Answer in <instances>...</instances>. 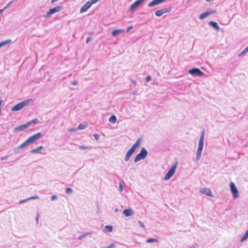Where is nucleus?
Masks as SVG:
<instances>
[{"label": "nucleus", "instance_id": "obj_30", "mask_svg": "<svg viewBox=\"0 0 248 248\" xmlns=\"http://www.w3.org/2000/svg\"><path fill=\"white\" fill-rule=\"evenodd\" d=\"M39 198V196L37 195L33 196L30 197L29 198H27V200H34V199H38Z\"/></svg>", "mask_w": 248, "mask_h": 248}, {"label": "nucleus", "instance_id": "obj_2", "mask_svg": "<svg viewBox=\"0 0 248 248\" xmlns=\"http://www.w3.org/2000/svg\"><path fill=\"white\" fill-rule=\"evenodd\" d=\"M204 134L205 131L204 130H203L202 132L201 135L199 139L198 148L196 152L195 159L197 162L199 161L201 157L203 147Z\"/></svg>", "mask_w": 248, "mask_h": 248}, {"label": "nucleus", "instance_id": "obj_39", "mask_svg": "<svg viewBox=\"0 0 248 248\" xmlns=\"http://www.w3.org/2000/svg\"><path fill=\"white\" fill-rule=\"evenodd\" d=\"M31 123H33L35 124L37 122H39V120L37 119H34L31 120Z\"/></svg>", "mask_w": 248, "mask_h": 248}, {"label": "nucleus", "instance_id": "obj_3", "mask_svg": "<svg viewBox=\"0 0 248 248\" xmlns=\"http://www.w3.org/2000/svg\"><path fill=\"white\" fill-rule=\"evenodd\" d=\"M142 140L141 138H139L136 142L132 145V146L127 152L124 160L125 161H128L132 155L135 151L136 149L139 146Z\"/></svg>", "mask_w": 248, "mask_h": 248}, {"label": "nucleus", "instance_id": "obj_21", "mask_svg": "<svg viewBox=\"0 0 248 248\" xmlns=\"http://www.w3.org/2000/svg\"><path fill=\"white\" fill-rule=\"evenodd\" d=\"M248 238V229L241 238L240 242H243Z\"/></svg>", "mask_w": 248, "mask_h": 248}, {"label": "nucleus", "instance_id": "obj_28", "mask_svg": "<svg viewBox=\"0 0 248 248\" xmlns=\"http://www.w3.org/2000/svg\"><path fill=\"white\" fill-rule=\"evenodd\" d=\"M86 127V126L83 124H80L78 125V127L77 128V130L84 129Z\"/></svg>", "mask_w": 248, "mask_h": 248}, {"label": "nucleus", "instance_id": "obj_50", "mask_svg": "<svg viewBox=\"0 0 248 248\" xmlns=\"http://www.w3.org/2000/svg\"><path fill=\"white\" fill-rule=\"evenodd\" d=\"M191 0H187V2L190 1Z\"/></svg>", "mask_w": 248, "mask_h": 248}, {"label": "nucleus", "instance_id": "obj_44", "mask_svg": "<svg viewBox=\"0 0 248 248\" xmlns=\"http://www.w3.org/2000/svg\"><path fill=\"white\" fill-rule=\"evenodd\" d=\"M91 37H88L87 39H86V43L87 44H88L91 40Z\"/></svg>", "mask_w": 248, "mask_h": 248}, {"label": "nucleus", "instance_id": "obj_4", "mask_svg": "<svg viewBox=\"0 0 248 248\" xmlns=\"http://www.w3.org/2000/svg\"><path fill=\"white\" fill-rule=\"evenodd\" d=\"M33 100L32 99H28L25 100L13 107L11 108L13 111H16L22 109L24 107L29 105L33 103Z\"/></svg>", "mask_w": 248, "mask_h": 248}, {"label": "nucleus", "instance_id": "obj_33", "mask_svg": "<svg viewBox=\"0 0 248 248\" xmlns=\"http://www.w3.org/2000/svg\"><path fill=\"white\" fill-rule=\"evenodd\" d=\"M99 0H89V1L90 2V4L92 6V4L96 3L97 2H98Z\"/></svg>", "mask_w": 248, "mask_h": 248}, {"label": "nucleus", "instance_id": "obj_32", "mask_svg": "<svg viewBox=\"0 0 248 248\" xmlns=\"http://www.w3.org/2000/svg\"><path fill=\"white\" fill-rule=\"evenodd\" d=\"M89 234H90V233H86L83 234L82 235H81L80 236H79L78 237V239L81 240L83 238H84L86 236H87Z\"/></svg>", "mask_w": 248, "mask_h": 248}, {"label": "nucleus", "instance_id": "obj_17", "mask_svg": "<svg viewBox=\"0 0 248 248\" xmlns=\"http://www.w3.org/2000/svg\"><path fill=\"white\" fill-rule=\"evenodd\" d=\"M208 24L212 26L214 28L217 29V31L219 30L220 27L218 25L217 23L215 21H210Z\"/></svg>", "mask_w": 248, "mask_h": 248}, {"label": "nucleus", "instance_id": "obj_20", "mask_svg": "<svg viewBox=\"0 0 248 248\" xmlns=\"http://www.w3.org/2000/svg\"><path fill=\"white\" fill-rule=\"evenodd\" d=\"M43 147L42 146H39L37 148L34 149L31 151V153L32 154L38 153L40 151L43 149Z\"/></svg>", "mask_w": 248, "mask_h": 248}, {"label": "nucleus", "instance_id": "obj_19", "mask_svg": "<svg viewBox=\"0 0 248 248\" xmlns=\"http://www.w3.org/2000/svg\"><path fill=\"white\" fill-rule=\"evenodd\" d=\"M210 13L209 12H205L204 13H202L200 15L199 18L201 20H202L204 19L205 18L207 17L210 15Z\"/></svg>", "mask_w": 248, "mask_h": 248}, {"label": "nucleus", "instance_id": "obj_27", "mask_svg": "<svg viewBox=\"0 0 248 248\" xmlns=\"http://www.w3.org/2000/svg\"><path fill=\"white\" fill-rule=\"evenodd\" d=\"M65 193L67 194H71L73 193V189L70 187H67L65 189Z\"/></svg>", "mask_w": 248, "mask_h": 248}, {"label": "nucleus", "instance_id": "obj_8", "mask_svg": "<svg viewBox=\"0 0 248 248\" xmlns=\"http://www.w3.org/2000/svg\"><path fill=\"white\" fill-rule=\"evenodd\" d=\"M188 73L193 76L201 77L204 75V73L198 68H194L188 71Z\"/></svg>", "mask_w": 248, "mask_h": 248}, {"label": "nucleus", "instance_id": "obj_42", "mask_svg": "<svg viewBox=\"0 0 248 248\" xmlns=\"http://www.w3.org/2000/svg\"><path fill=\"white\" fill-rule=\"evenodd\" d=\"M7 158H8V156H6L1 157L0 159H1V160H7Z\"/></svg>", "mask_w": 248, "mask_h": 248}, {"label": "nucleus", "instance_id": "obj_31", "mask_svg": "<svg viewBox=\"0 0 248 248\" xmlns=\"http://www.w3.org/2000/svg\"><path fill=\"white\" fill-rule=\"evenodd\" d=\"M138 223L140 227L143 228L144 230H145V225L141 221H139Z\"/></svg>", "mask_w": 248, "mask_h": 248}, {"label": "nucleus", "instance_id": "obj_40", "mask_svg": "<svg viewBox=\"0 0 248 248\" xmlns=\"http://www.w3.org/2000/svg\"><path fill=\"white\" fill-rule=\"evenodd\" d=\"M14 1H13H13H11L10 2H9V3L7 4V5L5 6V7H6V9H7L8 7H9L11 5V4L12 3H13V2H14Z\"/></svg>", "mask_w": 248, "mask_h": 248}, {"label": "nucleus", "instance_id": "obj_26", "mask_svg": "<svg viewBox=\"0 0 248 248\" xmlns=\"http://www.w3.org/2000/svg\"><path fill=\"white\" fill-rule=\"evenodd\" d=\"M147 243H152V242H155L158 241V240L155 238H149L146 240Z\"/></svg>", "mask_w": 248, "mask_h": 248}, {"label": "nucleus", "instance_id": "obj_47", "mask_svg": "<svg viewBox=\"0 0 248 248\" xmlns=\"http://www.w3.org/2000/svg\"><path fill=\"white\" fill-rule=\"evenodd\" d=\"M38 216H39V215H38V216H37V217H36V219H35V220H36V221L37 223H38V217H38Z\"/></svg>", "mask_w": 248, "mask_h": 248}, {"label": "nucleus", "instance_id": "obj_18", "mask_svg": "<svg viewBox=\"0 0 248 248\" xmlns=\"http://www.w3.org/2000/svg\"><path fill=\"white\" fill-rule=\"evenodd\" d=\"M124 31L123 30H122V29H119V30H114L112 32V35L113 36H117L118 35H119L121 33L124 32Z\"/></svg>", "mask_w": 248, "mask_h": 248}, {"label": "nucleus", "instance_id": "obj_16", "mask_svg": "<svg viewBox=\"0 0 248 248\" xmlns=\"http://www.w3.org/2000/svg\"><path fill=\"white\" fill-rule=\"evenodd\" d=\"M133 213L132 209H126L123 211V214L126 217L132 216Z\"/></svg>", "mask_w": 248, "mask_h": 248}, {"label": "nucleus", "instance_id": "obj_46", "mask_svg": "<svg viewBox=\"0 0 248 248\" xmlns=\"http://www.w3.org/2000/svg\"><path fill=\"white\" fill-rule=\"evenodd\" d=\"M6 9V7H4L3 9H0V13L1 14Z\"/></svg>", "mask_w": 248, "mask_h": 248}, {"label": "nucleus", "instance_id": "obj_11", "mask_svg": "<svg viewBox=\"0 0 248 248\" xmlns=\"http://www.w3.org/2000/svg\"><path fill=\"white\" fill-rule=\"evenodd\" d=\"M91 7V5L90 4V2L88 1L86 2L80 8V13H83L87 11L88 9H89Z\"/></svg>", "mask_w": 248, "mask_h": 248}, {"label": "nucleus", "instance_id": "obj_13", "mask_svg": "<svg viewBox=\"0 0 248 248\" xmlns=\"http://www.w3.org/2000/svg\"><path fill=\"white\" fill-rule=\"evenodd\" d=\"M166 0H153L152 1H151L150 3L148 4V7H153L155 5L159 4L164 1H165Z\"/></svg>", "mask_w": 248, "mask_h": 248}, {"label": "nucleus", "instance_id": "obj_38", "mask_svg": "<svg viewBox=\"0 0 248 248\" xmlns=\"http://www.w3.org/2000/svg\"><path fill=\"white\" fill-rule=\"evenodd\" d=\"M29 201V200H27V199H25V200H21L19 201V202L20 204H21V203H23V202H25L26 201Z\"/></svg>", "mask_w": 248, "mask_h": 248}, {"label": "nucleus", "instance_id": "obj_7", "mask_svg": "<svg viewBox=\"0 0 248 248\" xmlns=\"http://www.w3.org/2000/svg\"><path fill=\"white\" fill-rule=\"evenodd\" d=\"M62 9V6H57L53 8L50 9L48 11L45 16L46 17H49L53 14L60 11Z\"/></svg>", "mask_w": 248, "mask_h": 248}, {"label": "nucleus", "instance_id": "obj_14", "mask_svg": "<svg viewBox=\"0 0 248 248\" xmlns=\"http://www.w3.org/2000/svg\"><path fill=\"white\" fill-rule=\"evenodd\" d=\"M200 191L201 193L205 194L209 196H212L211 190L208 188H202L200 189Z\"/></svg>", "mask_w": 248, "mask_h": 248}, {"label": "nucleus", "instance_id": "obj_6", "mask_svg": "<svg viewBox=\"0 0 248 248\" xmlns=\"http://www.w3.org/2000/svg\"><path fill=\"white\" fill-rule=\"evenodd\" d=\"M178 162H176L169 170L168 172L166 174L164 179L165 181L170 179L174 174L176 169L177 168Z\"/></svg>", "mask_w": 248, "mask_h": 248}, {"label": "nucleus", "instance_id": "obj_9", "mask_svg": "<svg viewBox=\"0 0 248 248\" xmlns=\"http://www.w3.org/2000/svg\"><path fill=\"white\" fill-rule=\"evenodd\" d=\"M230 190L234 199L239 197L238 191L233 182H231L230 184Z\"/></svg>", "mask_w": 248, "mask_h": 248}, {"label": "nucleus", "instance_id": "obj_35", "mask_svg": "<svg viewBox=\"0 0 248 248\" xmlns=\"http://www.w3.org/2000/svg\"><path fill=\"white\" fill-rule=\"evenodd\" d=\"M151 79V77L150 76H147L146 78V80L147 82H149Z\"/></svg>", "mask_w": 248, "mask_h": 248}, {"label": "nucleus", "instance_id": "obj_49", "mask_svg": "<svg viewBox=\"0 0 248 248\" xmlns=\"http://www.w3.org/2000/svg\"><path fill=\"white\" fill-rule=\"evenodd\" d=\"M132 82L135 84L136 83V82L135 80H132Z\"/></svg>", "mask_w": 248, "mask_h": 248}, {"label": "nucleus", "instance_id": "obj_45", "mask_svg": "<svg viewBox=\"0 0 248 248\" xmlns=\"http://www.w3.org/2000/svg\"><path fill=\"white\" fill-rule=\"evenodd\" d=\"M72 84L73 85H77L78 84V82L77 81H74L72 82Z\"/></svg>", "mask_w": 248, "mask_h": 248}, {"label": "nucleus", "instance_id": "obj_48", "mask_svg": "<svg viewBox=\"0 0 248 248\" xmlns=\"http://www.w3.org/2000/svg\"><path fill=\"white\" fill-rule=\"evenodd\" d=\"M118 211H119V210H118V209H117V208H116V209H114V212H118Z\"/></svg>", "mask_w": 248, "mask_h": 248}, {"label": "nucleus", "instance_id": "obj_24", "mask_svg": "<svg viewBox=\"0 0 248 248\" xmlns=\"http://www.w3.org/2000/svg\"><path fill=\"white\" fill-rule=\"evenodd\" d=\"M112 226H106L104 228V231L106 232H110L112 231Z\"/></svg>", "mask_w": 248, "mask_h": 248}, {"label": "nucleus", "instance_id": "obj_36", "mask_svg": "<svg viewBox=\"0 0 248 248\" xmlns=\"http://www.w3.org/2000/svg\"><path fill=\"white\" fill-rule=\"evenodd\" d=\"M119 187L120 191H122L123 190V185L121 183L119 184Z\"/></svg>", "mask_w": 248, "mask_h": 248}, {"label": "nucleus", "instance_id": "obj_34", "mask_svg": "<svg viewBox=\"0 0 248 248\" xmlns=\"http://www.w3.org/2000/svg\"><path fill=\"white\" fill-rule=\"evenodd\" d=\"M57 198V196L55 195H53L51 197V201H54Z\"/></svg>", "mask_w": 248, "mask_h": 248}, {"label": "nucleus", "instance_id": "obj_1", "mask_svg": "<svg viewBox=\"0 0 248 248\" xmlns=\"http://www.w3.org/2000/svg\"><path fill=\"white\" fill-rule=\"evenodd\" d=\"M42 136V134L40 132L35 134L34 135L31 136L29 138H28L22 144L18 146L17 147V149H22L27 147V146L32 143L36 140H38Z\"/></svg>", "mask_w": 248, "mask_h": 248}, {"label": "nucleus", "instance_id": "obj_41", "mask_svg": "<svg viewBox=\"0 0 248 248\" xmlns=\"http://www.w3.org/2000/svg\"><path fill=\"white\" fill-rule=\"evenodd\" d=\"M77 130V128L76 129H75V128H70V129H69L68 130V131L70 132H74L75 131V130Z\"/></svg>", "mask_w": 248, "mask_h": 248}, {"label": "nucleus", "instance_id": "obj_23", "mask_svg": "<svg viewBox=\"0 0 248 248\" xmlns=\"http://www.w3.org/2000/svg\"><path fill=\"white\" fill-rule=\"evenodd\" d=\"M116 121H117V119H116V117L114 115H112L109 118V122L112 123V124H114L116 122Z\"/></svg>", "mask_w": 248, "mask_h": 248}, {"label": "nucleus", "instance_id": "obj_15", "mask_svg": "<svg viewBox=\"0 0 248 248\" xmlns=\"http://www.w3.org/2000/svg\"><path fill=\"white\" fill-rule=\"evenodd\" d=\"M170 10H169L168 9H163L161 10H157L155 12V15L157 16H160L163 14L169 12Z\"/></svg>", "mask_w": 248, "mask_h": 248}, {"label": "nucleus", "instance_id": "obj_12", "mask_svg": "<svg viewBox=\"0 0 248 248\" xmlns=\"http://www.w3.org/2000/svg\"><path fill=\"white\" fill-rule=\"evenodd\" d=\"M145 0H137L135 2H134L130 7L129 10L130 11H133L135 9L137 8V7L143 1Z\"/></svg>", "mask_w": 248, "mask_h": 248}, {"label": "nucleus", "instance_id": "obj_29", "mask_svg": "<svg viewBox=\"0 0 248 248\" xmlns=\"http://www.w3.org/2000/svg\"><path fill=\"white\" fill-rule=\"evenodd\" d=\"M90 147L86 146H79V149L81 150H87L90 149Z\"/></svg>", "mask_w": 248, "mask_h": 248}, {"label": "nucleus", "instance_id": "obj_22", "mask_svg": "<svg viewBox=\"0 0 248 248\" xmlns=\"http://www.w3.org/2000/svg\"><path fill=\"white\" fill-rule=\"evenodd\" d=\"M11 40L10 39H8L0 42V48L11 43Z\"/></svg>", "mask_w": 248, "mask_h": 248}, {"label": "nucleus", "instance_id": "obj_37", "mask_svg": "<svg viewBox=\"0 0 248 248\" xmlns=\"http://www.w3.org/2000/svg\"><path fill=\"white\" fill-rule=\"evenodd\" d=\"M93 137H94V138H95V139L96 140H99V136L97 134H94L93 135Z\"/></svg>", "mask_w": 248, "mask_h": 248}, {"label": "nucleus", "instance_id": "obj_51", "mask_svg": "<svg viewBox=\"0 0 248 248\" xmlns=\"http://www.w3.org/2000/svg\"><path fill=\"white\" fill-rule=\"evenodd\" d=\"M247 49H248V46H247Z\"/></svg>", "mask_w": 248, "mask_h": 248}, {"label": "nucleus", "instance_id": "obj_25", "mask_svg": "<svg viewBox=\"0 0 248 248\" xmlns=\"http://www.w3.org/2000/svg\"><path fill=\"white\" fill-rule=\"evenodd\" d=\"M248 52V49H247V47H246L242 51H241L240 53H239L238 54V56L241 57L243 55H244Z\"/></svg>", "mask_w": 248, "mask_h": 248}, {"label": "nucleus", "instance_id": "obj_10", "mask_svg": "<svg viewBox=\"0 0 248 248\" xmlns=\"http://www.w3.org/2000/svg\"><path fill=\"white\" fill-rule=\"evenodd\" d=\"M31 124V121H30L26 124L20 125L15 128V131H22L28 128Z\"/></svg>", "mask_w": 248, "mask_h": 248}, {"label": "nucleus", "instance_id": "obj_5", "mask_svg": "<svg viewBox=\"0 0 248 248\" xmlns=\"http://www.w3.org/2000/svg\"><path fill=\"white\" fill-rule=\"evenodd\" d=\"M148 152L145 148H141L140 153L135 157L134 161L136 163L140 160L144 159L147 155Z\"/></svg>", "mask_w": 248, "mask_h": 248}, {"label": "nucleus", "instance_id": "obj_43", "mask_svg": "<svg viewBox=\"0 0 248 248\" xmlns=\"http://www.w3.org/2000/svg\"><path fill=\"white\" fill-rule=\"evenodd\" d=\"M133 28V26H129V27H128V28L127 29V31H126L127 32H128L129 31L132 29Z\"/></svg>", "mask_w": 248, "mask_h": 248}]
</instances>
